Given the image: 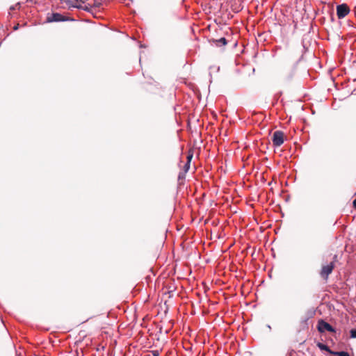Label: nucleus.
Returning a JSON list of instances; mask_svg holds the SVG:
<instances>
[{
	"instance_id": "nucleus-1",
	"label": "nucleus",
	"mask_w": 356,
	"mask_h": 356,
	"mask_svg": "<svg viewBox=\"0 0 356 356\" xmlns=\"http://www.w3.org/2000/svg\"><path fill=\"white\" fill-rule=\"evenodd\" d=\"M334 268V262H331L327 265L323 266L321 270V276L325 279V280H327L329 275H330Z\"/></svg>"
},
{
	"instance_id": "nucleus-2",
	"label": "nucleus",
	"mask_w": 356,
	"mask_h": 356,
	"mask_svg": "<svg viewBox=\"0 0 356 356\" xmlns=\"http://www.w3.org/2000/svg\"><path fill=\"white\" fill-rule=\"evenodd\" d=\"M273 143L275 146L279 147L284 143V134L281 131L274 132L272 138Z\"/></svg>"
},
{
	"instance_id": "nucleus-3",
	"label": "nucleus",
	"mask_w": 356,
	"mask_h": 356,
	"mask_svg": "<svg viewBox=\"0 0 356 356\" xmlns=\"http://www.w3.org/2000/svg\"><path fill=\"white\" fill-rule=\"evenodd\" d=\"M350 12L348 6L345 4H340L337 6V15L339 19L345 17Z\"/></svg>"
},
{
	"instance_id": "nucleus-4",
	"label": "nucleus",
	"mask_w": 356,
	"mask_h": 356,
	"mask_svg": "<svg viewBox=\"0 0 356 356\" xmlns=\"http://www.w3.org/2000/svg\"><path fill=\"white\" fill-rule=\"evenodd\" d=\"M318 330L320 332H324L325 331L328 332H334V329L333 327L329 324L328 323L324 321L323 320H320L318 323Z\"/></svg>"
},
{
	"instance_id": "nucleus-5",
	"label": "nucleus",
	"mask_w": 356,
	"mask_h": 356,
	"mask_svg": "<svg viewBox=\"0 0 356 356\" xmlns=\"http://www.w3.org/2000/svg\"><path fill=\"white\" fill-rule=\"evenodd\" d=\"M47 22H63L66 19L64 18V17L59 14V13H53L51 16L47 17Z\"/></svg>"
},
{
	"instance_id": "nucleus-6",
	"label": "nucleus",
	"mask_w": 356,
	"mask_h": 356,
	"mask_svg": "<svg viewBox=\"0 0 356 356\" xmlns=\"http://www.w3.org/2000/svg\"><path fill=\"white\" fill-rule=\"evenodd\" d=\"M67 5L70 7H74V8H79V9H83L84 10H88V8L87 6H85V7H83L81 6V5L80 4H77V3H72L71 1L70 0H67L66 1Z\"/></svg>"
},
{
	"instance_id": "nucleus-7",
	"label": "nucleus",
	"mask_w": 356,
	"mask_h": 356,
	"mask_svg": "<svg viewBox=\"0 0 356 356\" xmlns=\"http://www.w3.org/2000/svg\"><path fill=\"white\" fill-rule=\"evenodd\" d=\"M214 43L216 44V46L221 47L227 44V40L225 38H221L218 40H214Z\"/></svg>"
},
{
	"instance_id": "nucleus-8",
	"label": "nucleus",
	"mask_w": 356,
	"mask_h": 356,
	"mask_svg": "<svg viewBox=\"0 0 356 356\" xmlns=\"http://www.w3.org/2000/svg\"><path fill=\"white\" fill-rule=\"evenodd\" d=\"M332 354L337 355L338 356H350L348 352L340 351V352H331Z\"/></svg>"
},
{
	"instance_id": "nucleus-9",
	"label": "nucleus",
	"mask_w": 356,
	"mask_h": 356,
	"mask_svg": "<svg viewBox=\"0 0 356 356\" xmlns=\"http://www.w3.org/2000/svg\"><path fill=\"white\" fill-rule=\"evenodd\" d=\"M318 348H319L321 350H327V351L330 352V353H331V352H332V351L330 350V348H329L326 345H325V344H323V343H319L318 344Z\"/></svg>"
},
{
	"instance_id": "nucleus-10",
	"label": "nucleus",
	"mask_w": 356,
	"mask_h": 356,
	"mask_svg": "<svg viewBox=\"0 0 356 356\" xmlns=\"http://www.w3.org/2000/svg\"><path fill=\"white\" fill-rule=\"evenodd\" d=\"M190 168V164L189 163H187V162L185 163L184 166V174L186 173L188 170Z\"/></svg>"
},
{
	"instance_id": "nucleus-11",
	"label": "nucleus",
	"mask_w": 356,
	"mask_h": 356,
	"mask_svg": "<svg viewBox=\"0 0 356 356\" xmlns=\"http://www.w3.org/2000/svg\"><path fill=\"white\" fill-rule=\"evenodd\" d=\"M351 338H356V329H352L350 330Z\"/></svg>"
},
{
	"instance_id": "nucleus-12",
	"label": "nucleus",
	"mask_w": 356,
	"mask_h": 356,
	"mask_svg": "<svg viewBox=\"0 0 356 356\" xmlns=\"http://www.w3.org/2000/svg\"><path fill=\"white\" fill-rule=\"evenodd\" d=\"M193 158V154H189L188 156H187V163H191V161Z\"/></svg>"
},
{
	"instance_id": "nucleus-13",
	"label": "nucleus",
	"mask_w": 356,
	"mask_h": 356,
	"mask_svg": "<svg viewBox=\"0 0 356 356\" xmlns=\"http://www.w3.org/2000/svg\"><path fill=\"white\" fill-rule=\"evenodd\" d=\"M152 353L153 356H159V350H152Z\"/></svg>"
},
{
	"instance_id": "nucleus-14",
	"label": "nucleus",
	"mask_w": 356,
	"mask_h": 356,
	"mask_svg": "<svg viewBox=\"0 0 356 356\" xmlns=\"http://www.w3.org/2000/svg\"><path fill=\"white\" fill-rule=\"evenodd\" d=\"M100 5H101V3H100V2H98V1H95V6H96V7H99Z\"/></svg>"
},
{
	"instance_id": "nucleus-15",
	"label": "nucleus",
	"mask_w": 356,
	"mask_h": 356,
	"mask_svg": "<svg viewBox=\"0 0 356 356\" xmlns=\"http://www.w3.org/2000/svg\"><path fill=\"white\" fill-rule=\"evenodd\" d=\"M353 204L354 208L356 209V198L353 200Z\"/></svg>"
},
{
	"instance_id": "nucleus-16",
	"label": "nucleus",
	"mask_w": 356,
	"mask_h": 356,
	"mask_svg": "<svg viewBox=\"0 0 356 356\" xmlns=\"http://www.w3.org/2000/svg\"><path fill=\"white\" fill-rule=\"evenodd\" d=\"M182 177H183V175H182V173H179V179H181V178H182Z\"/></svg>"
},
{
	"instance_id": "nucleus-17",
	"label": "nucleus",
	"mask_w": 356,
	"mask_h": 356,
	"mask_svg": "<svg viewBox=\"0 0 356 356\" xmlns=\"http://www.w3.org/2000/svg\"><path fill=\"white\" fill-rule=\"evenodd\" d=\"M28 1H31V2H34V3H35V2H36V0H28Z\"/></svg>"
},
{
	"instance_id": "nucleus-18",
	"label": "nucleus",
	"mask_w": 356,
	"mask_h": 356,
	"mask_svg": "<svg viewBox=\"0 0 356 356\" xmlns=\"http://www.w3.org/2000/svg\"><path fill=\"white\" fill-rule=\"evenodd\" d=\"M75 1H76V3L79 2V1L83 3L82 0H75Z\"/></svg>"
},
{
	"instance_id": "nucleus-19",
	"label": "nucleus",
	"mask_w": 356,
	"mask_h": 356,
	"mask_svg": "<svg viewBox=\"0 0 356 356\" xmlns=\"http://www.w3.org/2000/svg\"><path fill=\"white\" fill-rule=\"evenodd\" d=\"M17 29H18V25H17V26H15L14 27V29H15V30H17Z\"/></svg>"
},
{
	"instance_id": "nucleus-20",
	"label": "nucleus",
	"mask_w": 356,
	"mask_h": 356,
	"mask_svg": "<svg viewBox=\"0 0 356 356\" xmlns=\"http://www.w3.org/2000/svg\"><path fill=\"white\" fill-rule=\"evenodd\" d=\"M14 9H15L14 6L10 7V10H14Z\"/></svg>"
},
{
	"instance_id": "nucleus-21",
	"label": "nucleus",
	"mask_w": 356,
	"mask_h": 356,
	"mask_svg": "<svg viewBox=\"0 0 356 356\" xmlns=\"http://www.w3.org/2000/svg\"><path fill=\"white\" fill-rule=\"evenodd\" d=\"M267 327H268V328H269L270 330L271 329L270 325H267Z\"/></svg>"
}]
</instances>
